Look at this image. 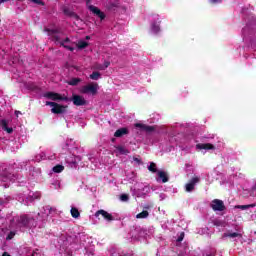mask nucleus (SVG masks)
I'll return each mask as SVG.
<instances>
[{
	"label": "nucleus",
	"mask_w": 256,
	"mask_h": 256,
	"mask_svg": "<svg viewBox=\"0 0 256 256\" xmlns=\"http://www.w3.org/2000/svg\"><path fill=\"white\" fill-rule=\"evenodd\" d=\"M211 5H217V3H221V0H209Z\"/></svg>",
	"instance_id": "nucleus-36"
},
{
	"label": "nucleus",
	"mask_w": 256,
	"mask_h": 256,
	"mask_svg": "<svg viewBox=\"0 0 256 256\" xmlns=\"http://www.w3.org/2000/svg\"><path fill=\"white\" fill-rule=\"evenodd\" d=\"M196 149H200V150L205 149L206 151H211V150H215V146L211 143H199L196 145Z\"/></svg>",
	"instance_id": "nucleus-12"
},
{
	"label": "nucleus",
	"mask_w": 256,
	"mask_h": 256,
	"mask_svg": "<svg viewBox=\"0 0 256 256\" xmlns=\"http://www.w3.org/2000/svg\"><path fill=\"white\" fill-rule=\"evenodd\" d=\"M44 97L47 99H52V101H69L67 96L63 97L61 94L55 92H47L44 94Z\"/></svg>",
	"instance_id": "nucleus-5"
},
{
	"label": "nucleus",
	"mask_w": 256,
	"mask_h": 256,
	"mask_svg": "<svg viewBox=\"0 0 256 256\" xmlns=\"http://www.w3.org/2000/svg\"><path fill=\"white\" fill-rule=\"evenodd\" d=\"M68 51H75V48H73V47L70 46V47L68 48Z\"/></svg>",
	"instance_id": "nucleus-41"
},
{
	"label": "nucleus",
	"mask_w": 256,
	"mask_h": 256,
	"mask_svg": "<svg viewBox=\"0 0 256 256\" xmlns=\"http://www.w3.org/2000/svg\"><path fill=\"white\" fill-rule=\"evenodd\" d=\"M15 115H16V117H19V115H21V111L16 110V111H15Z\"/></svg>",
	"instance_id": "nucleus-39"
},
{
	"label": "nucleus",
	"mask_w": 256,
	"mask_h": 256,
	"mask_svg": "<svg viewBox=\"0 0 256 256\" xmlns=\"http://www.w3.org/2000/svg\"><path fill=\"white\" fill-rule=\"evenodd\" d=\"M148 170L151 171V173H157V164L151 162L148 166Z\"/></svg>",
	"instance_id": "nucleus-24"
},
{
	"label": "nucleus",
	"mask_w": 256,
	"mask_h": 256,
	"mask_svg": "<svg viewBox=\"0 0 256 256\" xmlns=\"http://www.w3.org/2000/svg\"><path fill=\"white\" fill-rule=\"evenodd\" d=\"M147 217H149V211L147 210H143L136 215V219H147Z\"/></svg>",
	"instance_id": "nucleus-17"
},
{
	"label": "nucleus",
	"mask_w": 256,
	"mask_h": 256,
	"mask_svg": "<svg viewBox=\"0 0 256 256\" xmlns=\"http://www.w3.org/2000/svg\"><path fill=\"white\" fill-rule=\"evenodd\" d=\"M86 39H91V37L90 36H86Z\"/></svg>",
	"instance_id": "nucleus-43"
},
{
	"label": "nucleus",
	"mask_w": 256,
	"mask_h": 256,
	"mask_svg": "<svg viewBox=\"0 0 256 256\" xmlns=\"http://www.w3.org/2000/svg\"><path fill=\"white\" fill-rule=\"evenodd\" d=\"M81 78H72L68 81V85H71L72 87H75L81 83Z\"/></svg>",
	"instance_id": "nucleus-19"
},
{
	"label": "nucleus",
	"mask_w": 256,
	"mask_h": 256,
	"mask_svg": "<svg viewBox=\"0 0 256 256\" xmlns=\"http://www.w3.org/2000/svg\"><path fill=\"white\" fill-rule=\"evenodd\" d=\"M253 207H256L255 204H249V205H237L235 206L236 209H241L242 211H245L246 209H251Z\"/></svg>",
	"instance_id": "nucleus-21"
},
{
	"label": "nucleus",
	"mask_w": 256,
	"mask_h": 256,
	"mask_svg": "<svg viewBox=\"0 0 256 256\" xmlns=\"http://www.w3.org/2000/svg\"><path fill=\"white\" fill-rule=\"evenodd\" d=\"M30 221H31V218H29V216L22 215V216H20L18 223H19L20 227H29Z\"/></svg>",
	"instance_id": "nucleus-11"
},
{
	"label": "nucleus",
	"mask_w": 256,
	"mask_h": 256,
	"mask_svg": "<svg viewBox=\"0 0 256 256\" xmlns=\"http://www.w3.org/2000/svg\"><path fill=\"white\" fill-rule=\"evenodd\" d=\"M70 101H72L76 107H83V105H87V100H85L83 96L77 94L72 95Z\"/></svg>",
	"instance_id": "nucleus-6"
},
{
	"label": "nucleus",
	"mask_w": 256,
	"mask_h": 256,
	"mask_svg": "<svg viewBox=\"0 0 256 256\" xmlns=\"http://www.w3.org/2000/svg\"><path fill=\"white\" fill-rule=\"evenodd\" d=\"M95 69H97L98 71H105L103 64H96Z\"/></svg>",
	"instance_id": "nucleus-32"
},
{
	"label": "nucleus",
	"mask_w": 256,
	"mask_h": 256,
	"mask_svg": "<svg viewBox=\"0 0 256 256\" xmlns=\"http://www.w3.org/2000/svg\"><path fill=\"white\" fill-rule=\"evenodd\" d=\"M97 89H99V84L93 82L83 86L81 93H91L92 95H97Z\"/></svg>",
	"instance_id": "nucleus-4"
},
{
	"label": "nucleus",
	"mask_w": 256,
	"mask_h": 256,
	"mask_svg": "<svg viewBox=\"0 0 256 256\" xmlns=\"http://www.w3.org/2000/svg\"><path fill=\"white\" fill-rule=\"evenodd\" d=\"M123 135H129V129L128 128H125V127L119 128L114 133V137H117V138L123 137Z\"/></svg>",
	"instance_id": "nucleus-13"
},
{
	"label": "nucleus",
	"mask_w": 256,
	"mask_h": 256,
	"mask_svg": "<svg viewBox=\"0 0 256 256\" xmlns=\"http://www.w3.org/2000/svg\"><path fill=\"white\" fill-rule=\"evenodd\" d=\"M44 31H46V33H48V35H57V33H59L58 30H55V29H49V28H45Z\"/></svg>",
	"instance_id": "nucleus-27"
},
{
	"label": "nucleus",
	"mask_w": 256,
	"mask_h": 256,
	"mask_svg": "<svg viewBox=\"0 0 256 256\" xmlns=\"http://www.w3.org/2000/svg\"><path fill=\"white\" fill-rule=\"evenodd\" d=\"M90 79H92V81H99V79H101V72H92V74H90Z\"/></svg>",
	"instance_id": "nucleus-18"
},
{
	"label": "nucleus",
	"mask_w": 256,
	"mask_h": 256,
	"mask_svg": "<svg viewBox=\"0 0 256 256\" xmlns=\"http://www.w3.org/2000/svg\"><path fill=\"white\" fill-rule=\"evenodd\" d=\"M85 1H86V5L88 6L89 11H91V13H93V15H96V17H99V19H101V21H103V19H105V13L103 11H101V9H99V7L89 5V3H91V0H85Z\"/></svg>",
	"instance_id": "nucleus-2"
},
{
	"label": "nucleus",
	"mask_w": 256,
	"mask_h": 256,
	"mask_svg": "<svg viewBox=\"0 0 256 256\" xmlns=\"http://www.w3.org/2000/svg\"><path fill=\"white\" fill-rule=\"evenodd\" d=\"M63 13L66 15V17H71L72 19H75L76 21H80L81 17L77 15L74 11L70 10L69 7L63 8Z\"/></svg>",
	"instance_id": "nucleus-9"
},
{
	"label": "nucleus",
	"mask_w": 256,
	"mask_h": 256,
	"mask_svg": "<svg viewBox=\"0 0 256 256\" xmlns=\"http://www.w3.org/2000/svg\"><path fill=\"white\" fill-rule=\"evenodd\" d=\"M2 256H11L9 253H7V252H4L3 254H2Z\"/></svg>",
	"instance_id": "nucleus-42"
},
{
	"label": "nucleus",
	"mask_w": 256,
	"mask_h": 256,
	"mask_svg": "<svg viewBox=\"0 0 256 256\" xmlns=\"http://www.w3.org/2000/svg\"><path fill=\"white\" fill-rule=\"evenodd\" d=\"M60 46L64 47V49H68L69 50V45H65V42H60Z\"/></svg>",
	"instance_id": "nucleus-37"
},
{
	"label": "nucleus",
	"mask_w": 256,
	"mask_h": 256,
	"mask_svg": "<svg viewBox=\"0 0 256 256\" xmlns=\"http://www.w3.org/2000/svg\"><path fill=\"white\" fill-rule=\"evenodd\" d=\"M134 161H135L136 163H141V160H139V158H134Z\"/></svg>",
	"instance_id": "nucleus-40"
},
{
	"label": "nucleus",
	"mask_w": 256,
	"mask_h": 256,
	"mask_svg": "<svg viewBox=\"0 0 256 256\" xmlns=\"http://www.w3.org/2000/svg\"><path fill=\"white\" fill-rule=\"evenodd\" d=\"M159 179H162V183H167L169 181V176L165 171H158Z\"/></svg>",
	"instance_id": "nucleus-15"
},
{
	"label": "nucleus",
	"mask_w": 256,
	"mask_h": 256,
	"mask_svg": "<svg viewBox=\"0 0 256 256\" xmlns=\"http://www.w3.org/2000/svg\"><path fill=\"white\" fill-rule=\"evenodd\" d=\"M65 170V166H63V165H61V164H58V165H56V166H54L53 168H52V171L54 172V173H62V171H64Z\"/></svg>",
	"instance_id": "nucleus-20"
},
{
	"label": "nucleus",
	"mask_w": 256,
	"mask_h": 256,
	"mask_svg": "<svg viewBox=\"0 0 256 256\" xmlns=\"http://www.w3.org/2000/svg\"><path fill=\"white\" fill-rule=\"evenodd\" d=\"M120 200L121 201H129V195H127V194H122L121 196H120Z\"/></svg>",
	"instance_id": "nucleus-33"
},
{
	"label": "nucleus",
	"mask_w": 256,
	"mask_h": 256,
	"mask_svg": "<svg viewBox=\"0 0 256 256\" xmlns=\"http://www.w3.org/2000/svg\"><path fill=\"white\" fill-rule=\"evenodd\" d=\"M152 31H153V33H159V31H161V28L159 27V24L153 23L152 24Z\"/></svg>",
	"instance_id": "nucleus-28"
},
{
	"label": "nucleus",
	"mask_w": 256,
	"mask_h": 256,
	"mask_svg": "<svg viewBox=\"0 0 256 256\" xmlns=\"http://www.w3.org/2000/svg\"><path fill=\"white\" fill-rule=\"evenodd\" d=\"M0 126L2 127L3 131H7L9 134L13 133V128H9L7 120L2 119L0 121Z\"/></svg>",
	"instance_id": "nucleus-14"
},
{
	"label": "nucleus",
	"mask_w": 256,
	"mask_h": 256,
	"mask_svg": "<svg viewBox=\"0 0 256 256\" xmlns=\"http://www.w3.org/2000/svg\"><path fill=\"white\" fill-rule=\"evenodd\" d=\"M52 40L55 41V43H59L61 45V38L59 37V35H53Z\"/></svg>",
	"instance_id": "nucleus-30"
},
{
	"label": "nucleus",
	"mask_w": 256,
	"mask_h": 256,
	"mask_svg": "<svg viewBox=\"0 0 256 256\" xmlns=\"http://www.w3.org/2000/svg\"><path fill=\"white\" fill-rule=\"evenodd\" d=\"M116 149L120 153V155H129V150L123 146H117Z\"/></svg>",
	"instance_id": "nucleus-22"
},
{
	"label": "nucleus",
	"mask_w": 256,
	"mask_h": 256,
	"mask_svg": "<svg viewBox=\"0 0 256 256\" xmlns=\"http://www.w3.org/2000/svg\"><path fill=\"white\" fill-rule=\"evenodd\" d=\"M102 65H103L104 69H107L109 67V65H111V62L105 60L104 64H102Z\"/></svg>",
	"instance_id": "nucleus-35"
},
{
	"label": "nucleus",
	"mask_w": 256,
	"mask_h": 256,
	"mask_svg": "<svg viewBox=\"0 0 256 256\" xmlns=\"http://www.w3.org/2000/svg\"><path fill=\"white\" fill-rule=\"evenodd\" d=\"M15 237V232L11 231L9 232V234L6 237L7 241H11V239H13Z\"/></svg>",
	"instance_id": "nucleus-31"
},
{
	"label": "nucleus",
	"mask_w": 256,
	"mask_h": 256,
	"mask_svg": "<svg viewBox=\"0 0 256 256\" xmlns=\"http://www.w3.org/2000/svg\"><path fill=\"white\" fill-rule=\"evenodd\" d=\"M70 213L73 219H79V217H81V213L79 212V209H77L76 207H72Z\"/></svg>",
	"instance_id": "nucleus-16"
},
{
	"label": "nucleus",
	"mask_w": 256,
	"mask_h": 256,
	"mask_svg": "<svg viewBox=\"0 0 256 256\" xmlns=\"http://www.w3.org/2000/svg\"><path fill=\"white\" fill-rule=\"evenodd\" d=\"M0 23H1V19H0Z\"/></svg>",
	"instance_id": "nucleus-44"
},
{
	"label": "nucleus",
	"mask_w": 256,
	"mask_h": 256,
	"mask_svg": "<svg viewBox=\"0 0 256 256\" xmlns=\"http://www.w3.org/2000/svg\"><path fill=\"white\" fill-rule=\"evenodd\" d=\"M213 225L215 227H223V221L219 220V219H215L212 221Z\"/></svg>",
	"instance_id": "nucleus-29"
},
{
	"label": "nucleus",
	"mask_w": 256,
	"mask_h": 256,
	"mask_svg": "<svg viewBox=\"0 0 256 256\" xmlns=\"http://www.w3.org/2000/svg\"><path fill=\"white\" fill-rule=\"evenodd\" d=\"M184 238H185V233H182V234L177 238L178 243H181V241H183Z\"/></svg>",
	"instance_id": "nucleus-34"
},
{
	"label": "nucleus",
	"mask_w": 256,
	"mask_h": 256,
	"mask_svg": "<svg viewBox=\"0 0 256 256\" xmlns=\"http://www.w3.org/2000/svg\"><path fill=\"white\" fill-rule=\"evenodd\" d=\"M199 181H201V179L199 177H193L189 183L186 184V191L187 193H191V191L195 190V185H197V183H199Z\"/></svg>",
	"instance_id": "nucleus-7"
},
{
	"label": "nucleus",
	"mask_w": 256,
	"mask_h": 256,
	"mask_svg": "<svg viewBox=\"0 0 256 256\" xmlns=\"http://www.w3.org/2000/svg\"><path fill=\"white\" fill-rule=\"evenodd\" d=\"M210 207L213 211H225L227 209V207H225V202L219 199L212 200Z\"/></svg>",
	"instance_id": "nucleus-3"
},
{
	"label": "nucleus",
	"mask_w": 256,
	"mask_h": 256,
	"mask_svg": "<svg viewBox=\"0 0 256 256\" xmlns=\"http://www.w3.org/2000/svg\"><path fill=\"white\" fill-rule=\"evenodd\" d=\"M77 47L78 49H86V47H89V42L81 40L77 43Z\"/></svg>",
	"instance_id": "nucleus-23"
},
{
	"label": "nucleus",
	"mask_w": 256,
	"mask_h": 256,
	"mask_svg": "<svg viewBox=\"0 0 256 256\" xmlns=\"http://www.w3.org/2000/svg\"><path fill=\"white\" fill-rule=\"evenodd\" d=\"M69 41H71V40L67 37V38H65L64 40H62L61 43H64V44H65V43H69Z\"/></svg>",
	"instance_id": "nucleus-38"
},
{
	"label": "nucleus",
	"mask_w": 256,
	"mask_h": 256,
	"mask_svg": "<svg viewBox=\"0 0 256 256\" xmlns=\"http://www.w3.org/2000/svg\"><path fill=\"white\" fill-rule=\"evenodd\" d=\"M117 7H119V5H117V3L115 2H109L108 3V6H107V9L109 11H113V9H117Z\"/></svg>",
	"instance_id": "nucleus-26"
},
{
	"label": "nucleus",
	"mask_w": 256,
	"mask_h": 256,
	"mask_svg": "<svg viewBox=\"0 0 256 256\" xmlns=\"http://www.w3.org/2000/svg\"><path fill=\"white\" fill-rule=\"evenodd\" d=\"M135 127L140 129V131H145L146 133H153V131H155V126H150L147 124L136 123Z\"/></svg>",
	"instance_id": "nucleus-8"
},
{
	"label": "nucleus",
	"mask_w": 256,
	"mask_h": 256,
	"mask_svg": "<svg viewBox=\"0 0 256 256\" xmlns=\"http://www.w3.org/2000/svg\"><path fill=\"white\" fill-rule=\"evenodd\" d=\"M46 105L52 107L51 113L54 115H63L67 111V106L58 104L56 102H46Z\"/></svg>",
	"instance_id": "nucleus-1"
},
{
	"label": "nucleus",
	"mask_w": 256,
	"mask_h": 256,
	"mask_svg": "<svg viewBox=\"0 0 256 256\" xmlns=\"http://www.w3.org/2000/svg\"><path fill=\"white\" fill-rule=\"evenodd\" d=\"M224 237H230V238H235V237H242L241 234L237 233V232H233V233H224Z\"/></svg>",
	"instance_id": "nucleus-25"
},
{
	"label": "nucleus",
	"mask_w": 256,
	"mask_h": 256,
	"mask_svg": "<svg viewBox=\"0 0 256 256\" xmlns=\"http://www.w3.org/2000/svg\"><path fill=\"white\" fill-rule=\"evenodd\" d=\"M99 215H102V217L106 221H114L113 215L110 214L109 212L105 211V210H98V211H96L95 217H99Z\"/></svg>",
	"instance_id": "nucleus-10"
}]
</instances>
